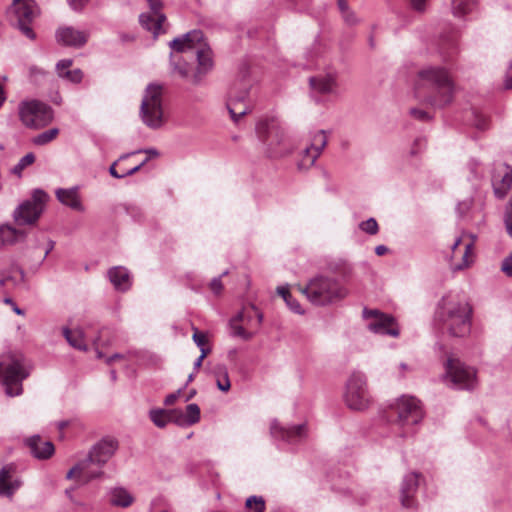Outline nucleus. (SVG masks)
<instances>
[{
  "instance_id": "obj_40",
  "label": "nucleus",
  "mask_w": 512,
  "mask_h": 512,
  "mask_svg": "<svg viewBox=\"0 0 512 512\" xmlns=\"http://www.w3.org/2000/svg\"><path fill=\"white\" fill-rule=\"evenodd\" d=\"M471 124L480 131H485L489 128V118L478 110L471 111Z\"/></svg>"
},
{
  "instance_id": "obj_18",
  "label": "nucleus",
  "mask_w": 512,
  "mask_h": 512,
  "mask_svg": "<svg viewBox=\"0 0 512 512\" xmlns=\"http://www.w3.org/2000/svg\"><path fill=\"white\" fill-rule=\"evenodd\" d=\"M491 183L496 198L503 199L512 187V168L506 163L495 164Z\"/></svg>"
},
{
  "instance_id": "obj_8",
  "label": "nucleus",
  "mask_w": 512,
  "mask_h": 512,
  "mask_svg": "<svg viewBox=\"0 0 512 512\" xmlns=\"http://www.w3.org/2000/svg\"><path fill=\"white\" fill-rule=\"evenodd\" d=\"M163 90L162 85L150 83L145 88L141 100L139 117L145 126L153 130L161 128L165 123Z\"/></svg>"
},
{
  "instance_id": "obj_54",
  "label": "nucleus",
  "mask_w": 512,
  "mask_h": 512,
  "mask_svg": "<svg viewBox=\"0 0 512 512\" xmlns=\"http://www.w3.org/2000/svg\"><path fill=\"white\" fill-rule=\"evenodd\" d=\"M73 61L72 59H62L56 64V70L59 75V77H63L65 74V71L68 70V68L72 65Z\"/></svg>"
},
{
  "instance_id": "obj_13",
  "label": "nucleus",
  "mask_w": 512,
  "mask_h": 512,
  "mask_svg": "<svg viewBox=\"0 0 512 512\" xmlns=\"http://www.w3.org/2000/svg\"><path fill=\"white\" fill-rule=\"evenodd\" d=\"M362 317L367 321V329L369 331L384 336H399L400 330L393 316L377 309L365 307L362 310Z\"/></svg>"
},
{
  "instance_id": "obj_29",
  "label": "nucleus",
  "mask_w": 512,
  "mask_h": 512,
  "mask_svg": "<svg viewBox=\"0 0 512 512\" xmlns=\"http://www.w3.org/2000/svg\"><path fill=\"white\" fill-rule=\"evenodd\" d=\"M245 314L243 312H238L233 318L229 321L230 335L232 337H238L245 341L250 340L253 336V332H249L245 330L241 321L244 320Z\"/></svg>"
},
{
  "instance_id": "obj_52",
  "label": "nucleus",
  "mask_w": 512,
  "mask_h": 512,
  "mask_svg": "<svg viewBox=\"0 0 512 512\" xmlns=\"http://www.w3.org/2000/svg\"><path fill=\"white\" fill-rule=\"evenodd\" d=\"M410 114L411 116H413L414 118L420 120V121H423V122H427V121H430L431 120V116L428 114V112H426L425 110H422V109H418V108H411L410 109Z\"/></svg>"
},
{
  "instance_id": "obj_50",
  "label": "nucleus",
  "mask_w": 512,
  "mask_h": 512,
  "mask_svg": "<svg viewBox=\"0 0 512 512\" xmlns=\"http://www.w3.org/2000/svg\"><path fill=\"white\" fill-rule=\"evenodd\" d=\"M62 78H66L72 83H80L83 79V72L80 69L66 70Z\"/></svg>"
},
{
  "instance_id": "obj_55",
  "label": "nucleus",
  "mask_w": 512,
  "mask_h": 512,
  "mask_svg": "<svg viewBox=\"0 0 512 512\" xmlns=\"http://www.w3.org/2000/svg\"><path fill=\"white\" fill-rule=\"evenodd\" d=\"M147 2H148V5H149V8H150V12L149 13H152L155 16L163 14L161 12L162 7H163V3H162L161 0H147Z\"/></svg>"
},
{
  "instance_id": "obj_49",
  "label": "nucleus",
  "mask_w": 512,
  "mask_h": 512,
  "mask_svg": "<svg viewBox=\"0 0 512 512\" xmlns=\"http://www.w3.org/2000/svg\"><path fill=\"white\" fill-rule=\"evenodd\" d=\"M504 223L506 226L507 233L512 238V201L506 205L504 214Z\"/></svg>"
},
{
  "instance_id": "obj_2",
  "label": "nucleus",
  "mask_w": 512,
  "mask_h": 512,
  "mask_svg": "<svg viewBox=\"0 0 512 512\" xmlns=\"http://www.w3.org/2000/svg\"><path fill=\"white\" fill-rule=\"evenodd\" d=\"M418 95L430 106L442 109L453 102L455 83L449 71L441 66H426L419 70Z\"/></svg>"
},
{
  "instance_id": "obj_9",
  "label": "nucleus",
  "mask_w": 512,
  "mask_h": 512,
  "mask_svg": "<svg viewBox=\"0 0 512 512\" xmlns=\"http://www.w3.org/2000/svg\"><path fill=\"white\" fill-rule=\"evenodd\" d=\"M344 401L347 407L355 411L367 409L371 397L367 385V377L363 372L354 371L346 381Z\"/></svg>"
},
{
  "instance_id": "obj_48",
  "label": "nucleus",
  "mask_w": 512,
  "mask_h": 512,
  "mask_svg": "<svg viewBox=\"0 0 512 512\" xmlns=\"http://www.w3.org/2000/svg\"><path fill=\"white\" fill-rule=\"evenodd\" d=\"M472 245H473L472 242L465 244V248H464L463 254L461 256V262L453 265V270L458 271V270H462L469 266L468 257L471 253Z\"/></svg>"
},
{
  "instance_id": "obj_3",
  "label": "nucleus",
  "mask_w": 512,
  "mask_h": 512,
  "mask_svg": "<svg viewBox=\"0 0 512 512\" xmlns=\"http://www.w3.org/2000/svg\"><path fill=\"white\" fill-rule=\"evenodd\" d=\"M255 132L262 143L265 153L271 158H281L292 154L295 140L284 123L275 117L264 118L257 122Z\"/></svg>"
},
{
  "instance_id": "obj_27",
  "label": "nucleus",
  "mask_w": 512,
  "mask_h": 512,
  "mask_svg": "<svg viewBox=\"0 0 512 512\" xmlns=\"http://www.w3.org/2000/svg\"><path fill=\"white\" fill-rule=\"evenodd\" d=\"M166 20V16L164 14L155 16L152 13H142L139 16V22L141 26L153 33L154 38H157L158 35L162 32V24Z\"/></svg>"
},
{
  "instance_id": "obj_57",
  "label": "nucleus",
  "mask_w": 512,
  "mask_h": 512,
  "mask_svg": "<svg viewBox=\"0 0 512 512\" xmlns=\"http://www.w3.org/2000/svg\"><path fill=\"white\" fill-rule=\"evenodd\" d=\"M501 270L508 276L512 277V253L505 257L501 264Z\"/></svg>"
},
{
  "instance_id": "obj_45",
  "label": "nucleus",
  "mask_w": 512,
  "mask_h": 512,
  "mask_svg": "<svg viewBox=\"0 0 512 512\" xmlns=\"http://www.w3.org/2000/svg\"><path fill=\"white\" fill-rule=\"evenodd\" d=\"M469 171V180H479L483 177V170L481 169L480 163L476 159H471L467 164Z\"/></svg>"
},
{
  "instance_id": "obj_14",
  "label": "nucleus",
  "mask_w": 512,
  "mask_h": 512,
  "mask_svg": "<svg viewBox=\"0 0 512 512\" xmlns=\"http://www.w3.org/2000/svg\"><path fill=\"white\" fill-rule=\"evenodd\" d=\"M34 0H13L11 9L14 14V25L29 39L34 40L36 34L31 24L35 17Z\"/></svg>"
},
{
  "instance_id": "obj_7",
  "label": "nucleus",
  "mask_w": 512,
  "mask_h": 512,
  "mask_svg": "<svg viewBox=\"0 0 512 512\" xmlns=\"http://www.w3.org/2000/svg\"><path fill=\"white\" fill-rule=\"evenodd\" d=\"M299 291L316 306H326L343 300L348 289L337 279L318 274L304 286L298 285Z\"/></svg>"
},
{
  "instance_id": "obj_4",
  "label": "nucleus",
  "mask_w": 512,
  "mask_h": 512,
  "mask_svg": "<svg viewBox=\"0 0 512 512\" xmlns=\"http://www.w3.org/2000/svg\"><path fill=\"white\" fill-rule=\"evenodd\" d=\"M424 418L421 401L411 395H402L390 406L388 419L395 433L402 439L414 436Z\"/></svg>"
},
{
  "instance_id": "obj_59",
  "label": "nucleus",
  "mask_w": 512,
  "mask_h": 512,
  "mask_svg": "<svg viewBox=\"0 0 512 512\" xmlns=\"http://www.w3.org/2000/svg\"><path fill=\"white\" fill-rule=\"evenodd\" d=\"M126 212L134 221H140L142 219V212L136 206L127 207Z\"/></svg>"
},
{
  "instance_id": "obj_15",
  "label": "nucleus",
  "mask_w": 512,
  "mask_h": 512,
  "mask_svg": "<svg viewBox=\"0 0 512 512\" xmlns=\"http://www.w3.org/2000/svg\"><path fill=\"white\" fill-rule=\"evenodd\" d=\"M270 433L272 438L280 447L285 445H295L302 442L307 437V428L305 424L282 426L277 420L270 424Z\"/></svg>"
},
{
  "instance_id": "obj_38",
  "label": "nucleus",
  "mask_w": 512,
  "mask_h": 512,
  "mask_svg": "<svg viewBox=\"0 0 512 512\" xmlns=\"http://www.w3.org/2000/svg\"><path fill=\"white\" fill-rule=\"evenodd\" d=\"M327 145V135L325 130H318L311 135L310 147L321 155Z\"/></svg>"
},
{
  "instance_id": "obj_47",
  "label": "nucleus",
  "mask_w": 512,
  "mask_h": 512,
  "mask_svg": "<svg viewBox=\"0 0 512 512\" xmlns=\"http://www.w3.org/2000/svg\"><path fill=\"white\" fill-rule=\"evenodd\" d=\"M359 228L369 234V235H375L378 233L379 231V226H378V223L376 221L375 218L371 217L365 221H362L360 224H359Z\"/></svg>"
},
{
  "instance_id": "obj_23",
  "label": "nucleus",
  "mask_w": 512,
  "mask_h": 512,
  "mask_svg": "<svg viewBox=\"0 0 512 512\" xmlns=\"http://www.w3.org/2000/svg\"><path fill=\"white\" fill-rule=\"evenodd\" d=\"M25 444L29 448L30 453L40 460L50 458L55 451L53 443L44 440L40 435H33L27 438Z\"/></svg>"
},
{
  "instance_id": "obj_56",
  "label": "nucleus",
  "mask_w": 512,
  "mask_h": 512,
  "mask_svg": "<svg viewBox=\"0 0 512 512\" xmlns=\"http://www.w3.org/2000/svg\"><path fill=\"white\" fill-rule=\"evenodd\" d=\"M209 287H210L211 291L215 295H219L222 292V289H223V284H222L221 276L214 277L210 281Z\"/></svg>"
},
{
  "instance_id": "obj_25",
  "label": "nucleus",
  "mask_w": 512,
  "mask_h": 512,
  "mask_svg": "<svg viewBox=\"0 0 512 512\" xmlns=\"http://www.w3.org/2000/svg\"><path fill=\"white\" fill-rule=\"evenodd\" d=\"M107 277L114 289L119 292H126L132 286L130 272L123 266H115L108 270Z\"/></svg>"
},
{
  "instance_id": "obj_1",
  "label": "nucleus",
  "mask_w": 512,
  "mask_h": 512,
  "mask_svg": "<svg viewBox=\"0 0 512 512\" xmlns=\"http://www.w3.org/2000/svg\"><path fill=\"white\" fill-rule=\"evenodd\" d=\"M171 72L200 85L214 67L213 52L201 30H192L169 42Z\"/></svg>"
},
{
  "instance_id": "obj_42",
  "label": "nucleus",
  "mask_w": 512,
  "mask_h": 512,
  "mask_svg": "<svg viewBox=\"0 0 512 512\" xmlns=\"http://www.w3.org/2000/svg\"><path fill=\"white\" fill-rule=\"evenodd\" d=\"M185 417L189 426H192L200 420V408L196 403H191L186 406L184 411Z\"/></svg>"
},
{
  "instance_id": "obj_39",
  "label": "nucleus",
  "mask_w": 512,
  "mask_h": 512,
  "mask_svg": "<svg viewBox=\"0 0 512 512\" xmlns=\"http://www.w3.org/2000/svg\"><path fill=\"white\" fill-rule=\"evenodd\" d=\"M216 375H217L216 385H217L218 389L223 392L229 391V389L231 387V383H230V379H229L228 371H227L226 367L223 365L218 366L216 368Z\"/></svg>"
},
{
  "instance_id": "obj_64",
  "label": "nucleus",
  "mask_w": 512,
  "mask_h": 512,
  "mask_svg": "<svg viewBox=\"0 0 512 512\" xmlns=\"http://www.w3.org/2000/svg\"><path fill=\"white\" fill-rule=\"evenodd\" d=\"M504 86L506 89H512V60L505 75Z\"/></svg>"
},
{
  "instance_id": "obj_37",
  "label": "nucleus",
  "mask_w": 512,
  "mask_h": 512,
  "mask_svg": "<svg viewBox=\"0 0 512 512\" xmlns=\"http://www.w3.org/2000/svg\"><path fill=\"white\" fill-rule=\"evenodd\" d=\"M59 134L58 128H51L38 135L34 136L32 139V143L37 146H44L50 142H52Z\"/></svg>"
},
{
  "instance_id": "obj_21",
  "label": "nucleus",
  "mask_w": 512,
  "mask_h": 512,
  "mask_svg": "<svg viewBox=\"0 0 512 512\" xmlns=\"http://www.w3.org/2000/svg\"><path fill=\"white\" fill-rule=\"evenodd\" d=\"M309 84L313 92L325 96H338V82L335 72L310 77Z\"/></svg>"
},
{
  "instance_id": "obj_35",
  "label": "nucleus",
  "mask_w": 512,
  "mask_h": 512,
  "mask_svg": "<svg viewBox=\"0 0 512 512\" xmlns=\"http://www.w3.org/2000/svg\"><path fill=\"white\" fill-rule=\"evenodd\" d=\"M149 418L158 428H165L169 423H171L169 409H152L149 411Z\"/></svg>"
},
{
  "instance_id": "obj_63",
  "label": "nucleus",
  "mask_w": 512,
  "mask_h": 512,
  "mask_svg": "<svg viewBox=\"0 0 512 512\" xmlns=\"http://www.w3.org/2000/svg\"><path fill=\"white\" fill-rule=\"evenodd\" d=\"M342 17L344 21L349 25H354L357 23L356 15L351 9L349 10V12L343 13Z\"/></svg>"
},
{
  "instance_id": "obj_58",
  "label": "nucleus",
  "mask_w": 512,
  "mask_h": 512,
  "mask_svg": "<svg viewBox=\"0 0 512 512\" xmlns=\"http://www.w3.org/2000/svg\"><path fill=\"white\" fill-rule=\"evenodd\" d=\"M183 391V388H180L178 389L177 391L171 393V394H168L165 399H164V404L166 406H171L173 405L177 399L180 397L181 393Z\"/></svg>"
},
{
  "instance_id": "obj_31",
  "label": "nucleus",
  "mask_w": 512,
  "mask_h": 512,
  "mask_svg": "<svg viewBox=\"0 0 512 512\" xmlns=\"http://www.w3.org/2000/svg\"><path fill=\"white\" fill-rule=\"evenodd\" d=\"M132 495L124 488H115L110 492V504L117 507L126 508L133 503Z\"/></svg>"
},
{
  "instance_id": "obj_43",
  "label": "nucleus",
  "mask_w": 512,
  "mask_h": 512,
  "mask_svg": "<svg viewBox=\"0 0 512 512\" xmlns=\"http://www.w3.org/2000/svg\"><path fill=\"white\" fill-rule=\"evenodd\" d=\"M245 506L254 512H264L265 500L262 496L252 495L246 499Z\"/></svg>"
},
{
  "instance_id": "obj_36",
  "label": "nucleus",
  "mask_w": 512,
  "mask_h": 512,
  "mask_svg": "<svg viewBox=\"0 0 512 512\" xmlns=\"http://www.w3.org/2000/svg\"><path fill=\"white\" fill-rule=\"evenodd\" d=\"M457 36H442L440 40V50L446 59L450 58L457 51Z\"/></svg>"
},
{
  "instance_id": "obj_16",
  "label": "nucleus",
  "mask_w": 512,
  "mask_h": 512,
  "mask_svg": "<svg viewBox=\"0 0 512 512\" xmlns=\"http://www.w3.org/2000/svg\"><path fill=\"white\" fill-rule=\"evenodd\" d=\"M118 441L112 437H104L92 446L87 456L83 459L90 469L91 465H96L97 470H102V467L112 458L118 449Z\"/></svg>"
},
{
  "instance_id": "obj_62",
  "label": "nucleus",
  "mask_w": 512,
  "mask_h": 512,
  "mask_svg": "<svg viewBox=\"0 0 512 512\" xmlns=\"http://www.w3.org/2000/svg\"><path fill=\"white\" fill-rule=\"evenodd\" d=\"M411 7L419 12H422L425 10V5L427 0H408Z\"/></svg>"
},
{
  "instance_id": "obj_6",
  "label": "nucleus",
  "mask_w": 512,
  "mask_h": 512,
  "mask_svg": "<svg viewBox=\"0 0 512 512\" xmlns=\"http://www.w3.org/2000/svg\"><path fill=\"white\" fill-rule=\"evenodd\" d=\"M31 365L21 353H6L0 356V383L9 397L23 393V381L29 377Z\"/></svg>"
},
{
  "instance_id": "obj_30",
  "label": "nucleus",
  "mask_w": 512,
  "mask_h": 512,
  "mask_svg": "<svg viewBox=\"0 0 512 512\" xmlns=\"http://www.w3.org/2000/svg\"><path fill=\"white\" fill-rule=\"evenodd\" d=\"M103 474L102 470H90L82 459L68 471L66 478L71 479L75 475H83L88 482L101 477Z\"/></svg>"
},
{
  "instance_id": "obj_19",
  "label": "nucleus",
  "mask_w": 512,
  "mask_h": 512,
  "mask_svg": "<svg viewBox=\"0 0 512 512\" xmlns=\"http://www.w3.org/2000/svg\"><path fill=\"white\" fill-rule=\"evenodd\" d=\"M22 486V480L16 475V467L10 463L0 469V497L12 499Z\"/></svg>"
},
{
  "instance_id": "obj_60",
  "label": "nucleus",
  "mask_w": 512,
  "mask_h": 512,
  "mask_svg": "<svg viewBox=\"0 0 512 512\" xmlns=\"http://www.w3.org/2000/svg\"><path fill=\"white\" fill-rule=\"evenodd\" d=\"M192 339H193L194 343L200 348V351L202 352V348H205L204 346L206 343L205 335L196 330L192 336Z\"/></svg>"
},
{
  "instance_id": "obj_51",
  "label": "nucleus",
  "mask_w": 512,
  "mask_h": 512,
  "mask_svg": "<svg viewBox=\"0 0 512 512\" xmlns=\"http://www.w3.org/2000/svg\"><path fill=\"white\" fill-rule=\"evenodd\" d=\"M472 207V200L471 199H465L461 202H459L456 206V212L458 213L459 217H464L467 212Z\"/></svg>"
},
{
  "instance_id": "obj_24",
  "label": "nucleus",
  "mask_w": 512,
  "mask_h": 512,
  "mask_svg": "<svg viewBox=\"0 0 512 512\" xmlns=\"http://www.w3.org/2000/svg\"><path fill=\"white\" fill-rule=\"evenodd\" d=\"M55 195L57 200L71 208L72 210L78 211V212H84L85 207L82 203L81 197L79 195V187L73 186L70 188H58L55 191Z\"/></svg>"
},
{
  "instance_id": "obj_17",
  "label": "nucleus",
  "mask_w": 512,
  "mask_h": 512,
  "mask_svg": "<svg viewBox=\"0 0 512 512\" xmlns=\"http://www.w3.org/2000/svg\"><path fill=\"white\" fill-rule=\"evenodd\" d=\"M422 478V474L415 471L404 475L400 485V501L404 508L417 507L416 495Z\"/></svg>"
},
{
  "instance_id": "obj_5",
  "label": "nucleus",
  "mask_w": 512,
  "mask_h": 512,
  "mask_svg": "<svg viewBox=\"0 0 512 512\" xmlns=\"http://www.w3.org/2000/svg\"><path fill=\"white\" fill-rule=\"evenodd\" d=\"M472 308L452 295L441 298L436 310V319L455 337H463L471 329Z\"/></svg>"
},
{
  "instance_id": "obj_32",
  "label": "nucleus",
  "mask_w": 512,
  "mask_h": 512,
  "mask_svg": "<svg viewBox=\"0 0 512 512\" xmlns=\"http://www.w3.org/2000/svg\"><path fill=\"white\" fill-rule=\"evenodd\" d=\"M319 156V152H316L313 148L307 146L300 154V159L297 162V168L299 170H308L315 164Z\"/></svg>"
},
{
  "instance_id": "obj_10",
  "label": "nucleus",
  "mask_w": 512,
  "mask_h": 512,
  "mask_svg": "<svg viewBox=\"0 0 512 512\" xmlns=\"http://www.w3.org/2000/svg\"><path fill=\"white\" fill-rule=\"evenodd\" d=\"M48 194L42 189H35L30 199L23 201L13 211L12 217L18 226H33L44 212Z\"/></svg>"
},
{
  "instance_id": "obj_53",
  "label": "nucleus",
  "mask_w": 512,
  "mask_h": 512,
  "mask_svg": "<svg viewBox=\"0 0 512 512\" xmlns=\"http://www.w3.org/2000/svg\"><path fill=\"white\" fill-rule=\"evenodd\" d=\"M91 0H67L69 7L75 12H81Z\"/></svg>"
},
{
  "instance_id": "obj_26",
  "label": "nucleus",
  "mask_w": 512,
  "mask_h": 512,
  "mask_svg": "<svg viewBox=\"0 0 512 512\" xmlns=\"http://www.w3.org/2000/svg\"><path fill=\"white\" fill-rule=\"evenodd\" d=\"M27 231L22 228H16L10 224L0 225V249L7 245H15L25 241Z\"/></svg>"
},
{
  "instance_id": "obj_11",
  "label": "nucleus",
  "mask_w": 512,
  "mask_h": 512,
  "mask_svg": "<svg viewBox=\"0 0 512 512\" xmlns=\"http://www.w3.org/2000/svg\"><path fill=\"white\" fill-rule=\"evenodd\" d=\"M444 382L457 390H472L476 387V370L459 359L449 357L445 363Z\"/></svg>"
},
{
  "instance_id": "obj_46",
  "label": "nucleus",
  "mask_w": 512,
  "mask_h": 512,
  "mask_svg": "<svg viewBox=\"0 0 512 512\" xmlns=\"http://www.w3.org/2000/svg\"><path fill=\"white\" fill-rule=\"evenodd\" d=\"M169 414L171 416V423H175L180 427H188L189 424L185 417V413L181 409H169Z\"/></svg>"
},
{
  "instance_id": "obj_28",
  "label": "nucleus",
  "mask_w": 512,
  "mask_h": 512,
  "mask_svg": "<svg viewBox=\"0 0 512 512\" xmlns=\"http://www.w3.org/2000/svg\"><path fill=\"white\" fill-rule=\"evenodd\" d=\"M62 334L68 344L73 348L80 351L88 350V346L85 340V333L82 328L70 329L68 327H63Z\"/></svg>"
},
{
  "instance_id": "obj_41",
  "label": "nucleus",
  "mask_w": 512,
  "mask_h": 512,
  "mask_svg": "<svg viewBox=\"0 0 512 512\" xmlns=\"http://www.w3.org/2000/svg\"><path fill=\"white\" fill-rule=\"evenodd\" d=\"M34 153L30 152L23 156L18 163L11 169V173L17 175L18 177L22 176V172L25 168L32 165L35 162Z\"/></svg>"
},
{
  "instance_id": "obj_44",
  "label": "nucleus",
  "mask_w": 512,
  "mask_h": 512,
  "mask_svg": "<svg viewBox=\"0 0 512 512\" xmlns=\"http://www.w3.org/2000/svg\"><path fill=\"white\" fill-rule=\"evenodd\" d=\"M245 314L244 320L241 321L242 324L248 325L253 321V318L255 317V323L257 326H260L263 320L262 313L255 307L252 306L251 310H243L242 311Z\"/></svg>"
},
{
  "instance_id": "obj_20",
  "label": "nucleus",
  "mask_w": 512,
  "mask_h": 512,
  "mask_svg": "<svg viewBox=\"0 0 512 512\" xmlns=\"http://www.w3.org/2000/svg\"><path fill=\"white\" fill-rule=\"evenodd\" d=\"M55 37L63 46L81 48L87 43L89 34L72 26H65L57 29Z\"/></svg>"
},
{
  "instance_id": "obj_61",
  "label": "nucleus",
  "mask_w": 512,
  "mask_h": 512,
  "mask_svg": "<svg viewBox=\"0 0 512 512\" xmlns=\"http://www.w3.org/2000/svg\"><path fill=\"white\" fill-rule=\"evenodd\" d=\"M3 302L7 305H10L12 310L17 314V315H20V316H24L25 312L23 309H21L14 301L12 298H9V297H6Z\"/></svg>"
},
{
  "instance_id": "obj_33",
  "label": "nucleus",
  "mask_w": 512,
  "mask_h": 512,
  "mask_svg": "<svg viewBox=\"0 0 512 512\" xmlns=\"http://www.w3.org/2000/svg\"><path fill=\"white\" fill-rule=\"evenodd\" d=\"M451 6L453 15L462 18L474 10L476 0H452Z\"/></svg>"
},
{
  "instance_id": "obj_12",
  "label": "nucleus",
  "mask_w": 512,
  "mask_h": 512,
  "mask_svg": "<svg viewBox=\"0 0 512 512\" xmlns=\"http://www.w3.org/2000/svg\"><path fill=\"white\" fill-rule=\"evenodd\" d=\"M19 117L26 127L41 128L53 120L54 113L48 104L38 100H30L19 104Z\"/></svg>"
},
{
  "instance_id": "obj_34",
  "label": "nucleus",
  "mask_w": 512,
  "mask_h": 512,
  "mask_svg": "<svg viewBox=\"0 0 512 512\" xmlns=\"http://www.w3.org/2000/svg\"><path fill=\"white\" fill-rule=\"evenodd\" d=\"M277 293L283 298L292 312L300 315L304 313L300 303L290 293L288 286L277 287Z\"/></svg>"
},
{
  "instance_id": "obj_22",
  "label": "nucleus",
  "mask_w": 512,
  "mask_h": 512,
  "mask_svg": "<svg viewBox=\"0 0 512 512\" xmlns=\"http://www.w3.org/2000/svg\"><path fill=\"white\" fill-rule=\"evenodd\" d=\"M248 94V90H244L237 95H234L232 91L230 92V97L227 102V109L235 123H237L241 117L251 111L250 106L246 103Z\"/></svg>"
}]
</instances>
